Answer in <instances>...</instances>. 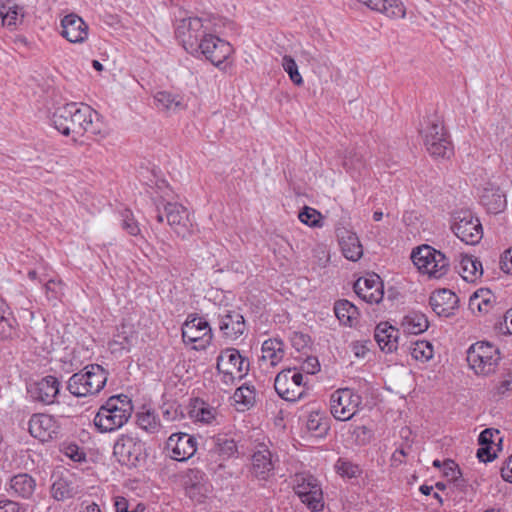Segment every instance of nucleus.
I'll return each mask as SVG.
<instances>
[{"label": "nucleus", "instance_id": "1", "mask_svg": "<svg viewBox=\"0 0 512 512\" xmlns=\"http://www.w3.org/2000/svg\"><path fill=\"white\" fill-rule=\"evenodd\" d=\"M51 121L58 132L71 136L74 142L85 134L101 138L107 134L100 115L83 103L71 102L57 107Z\"/></svg>", "mask_w": 512, "mask_h": 512}, {"label": "nucleus", "instance_id": "2", "mask_svg": "<svg viewBox=\"0 0 512 512\" xmlns=\"http://www.w3.org/2000/svg\"><path fill=\"white\" fill-rule=\"evenodd\" d=\"M133 411L134 405L128 395H112L98 408L93 425L101 434L114 433L128 423Z\"/></svg>", "mask_w": 512, "mask_h": 512}, {"label": "nucleus", "instance_id": "3", "mask_svg": "<svg viewBox=\"0 0 512 512\" xmlns=\"http://www.w3.org/2000/svg\"><path fill=\"white\" fill-rule=\"evenodd\" d=\"M109 372L99 364H88L72 374L67 381V390L77 398L98 395L105 387Z\"/></svg>", "mask_w": 512, "mask_h": 512}, {"label": "nucleus", "instance_id": "4", "mask_svg": "<svg viewBox=\"0 0 512 512\" xmlns=\"http://www.w3.org/2000/svg\"><path fill=\"white\" fill-rule=\"evenodd\" d=\"M156 219L163 223L166 219L168 225L181 238L185 239L193 234V222L186 207L177 202H169L164 199L154 201Z\"/></svg>", "mask_w": 512, "mask_h": 512}, {"label": "nucleus", "instance_id": "5", "mask_svg": "<svg viewBox=\"0 0 512 512\" xmlns=\"http://www.w3.org/2000/svg\"><path fill=\"white\" fill-rule=\"evenodd\" d=\"M216 369L221 375V381L226 385H232L248 374L250 361L238 349L229 347L221 350L218 354Z\"/></svg>", "mask_w": 512, "mask_h": 512}, {"label": "nucleus", "instance_id": "6", "mask_svg": "<svg viewBox=\"0 0 512 512\" xmlns=\"http://www.w3.org/2000/svg\"><path fill=\"white\" fill-rule=\"evenodd\" d=\"M411 259L420 273L429 278L440 279L445 276L450 268L449 259L439 250L429 245H422L414 249Z\"/></svg>", "mask_w": 512, "mask_h": 512}, {"label": "nucleus", "instance_id": "7", "mask_svg": "<svg viewBox=\"0 0 512 512\" xmlns=\"http://www.w3.org/2000/svg\"><path fill=\"white\" fill-rule=\"evenodd\" d=\"M499 360V349L489 342H476L467 350V362L478 375L493 373Z\"/></svg>", "mask_w": 512, "mask_h": 512}, {"label": "nucleus", "instance_id": "8", "mask_svg": "<svg viewBox=\"0 0 512 512\" xmlns=\"http://www.w3.org/2000/svg\"><path fill=\"white\" fill-rule=\"evenodd\" d=\"M113 455L121 465L136 467L144 459L145 443L136 433H122L114 443Z\"/></svg>", "mask_w": 512, "mask_h": 512}, {"label": "nucleus", "instance_id": "9", "mask_svg": "<svg viewBox=\"0 0 512 512\" xmlns=\"http://www.w3.org/2000/svg\"><path fill=\"white\" fill-rule=\"evenodd\" d=\"M207 30L201 18L189 17L180 20L175 35L188 53L198 56L202 39L208 34Z\"/></svg>", "mask_w": 512, "mask_h": 512}, {"label": "nucleus", "instance_id": "10", "mask_svg": "<svg viewBox=\"0 0 512 512\" xmlns=\"http://www.w3.org/2000/svg\"><path fill=\"white\" fill-rule=\"evenodd\" d=\"M293 489L301 502L311 511L318 512L324 507L323 492L319 481L311 474L298 473L293 478Z\"/></svg>", "mask_w": 512, "mask_h": 512}, {"label": "nucleus", "instance_id": "11", "mask_svg": "<svg viewBox=\"0 0 512 512\" xmlns=\"http://www.w3.org/2000/svg\"><path fill=\"white\" fill-rule=\"evenodd\" d=\"M362 397L351 388H339L330 396V411L339 421H348L357 413Z\"/></svg>", "mask_w": 512, "mask_h": 512}, {"label": "nucleus", "instance_id": "12", "mask_svg": "<svg viewBox=\"0 0 512 512\" xmlns=\"http://www.w3.org/2000/svg\"><path fill=\"white\" fill-rule=\"evenodd\" d=\"M451 229L462 242L468 245L478 244L483 237L480 220L469 210L454 213Z\"/></svg>", "mask_w": 512, "mask_h": 512}, {"label": "nucleus", "instance_id": "13", "mask_svg": "<svg viewBox=\"0 0 512 512\" xmlns=\"http://www.w3.org/2000/svg\"><path fill=\"white\" fill-rule=\"evenodd\" d=\"M274 388L277 394L286 401L299 400L305 393L303 374L296 368L284 369L277 374Z\"/></svg>", "mask_w": 512, "mask_h": 512}, {"label": "nucleus", "instance_id": "14", "mask_svg": "<svg viewBox=\"0 0 512 512\" xmlns=\"http://www.w3.org/2000/svg\"><path fill=\"white\" fill-rule=\"evenodd\" d=\"M182 339L186 344L199 343L195 350L205 349L212 342V328L205 318L189 315L182 327Z\"/></svg>", "mask_w": 512, "mask_h": 512}, {"label": "nucleus", "instance_id": "15", "mask_svg": "<svg viewBox=\"0 0 512 512\" xmlns=\"http://www.w3.org/2000/svg\"><path fill=\"white\" fill-rule=\"evenodd\" d=\"M424 144L428 153L435 158H449L453 154V147L440 122H431L425 130Z\"/></svg>", "mask_w": 512, "mask_h": 512}, {"label": "nucleus", "instance_id": "16", "mask_svg": "<svg viewBox=\"0 0 512 512\" xmlns=\"http://www.w3.org/2000/svg\"><path fill=\"white\" fill-rule=\"evenodd\" d=\"M218 327L227 343H236L247 332L244 316L237 310L224 309L219 313Z\"/></svg>", "mask_w": 512, "mask_h": 512}, {"label": "nucleus", "instance_id": "17", "mask_svg": "<svg viewBox=\"0 0 512 512\" xmlns=\"http://www.w3.org/2000/svg\"><path fill=\"white\" fill-rule=\"evenodd\" d=\"M61 382L53 375H47L38 381L30 383L27 387L33 402L43 405H52L57 402V396L60 394Z\"/></svg>", "mask_w": 512, "mask_h": 512}, {"label": "nucleus", "instance_id": "18", "mask_svg": "<svg viewBox=\"0 0 512 512\" xmlns=\"http://www.w3.org/2000/svg\"><path fill=\"white\" fill-rule=\"evenodd\" d=\"M165 449L173 460L187 461L197 451V439L188 433H174L167 439Z\"/></svg>", "mask_w": 512, "mask_h": 512}, {"label": "nucleus", "instance_id": "19", "mask_svg": "<svg viewBox=\"0 0 512 512\" xmlns=\"http://www.w3.org/2000/svg\"><path fill=\"white\" fill-rule=\"evenodd\" d=\"M28 424L31 436L42 442L56 439L61 433V426L52 415L33 414Z\"/></svg>", "mask_w": 512, "mask_h": 512}, {"label": "nucleus", "instance_id": "20", "mask_svg": "<svg viewBox=\"0 0 512 512\" xmlns=\"http://www.w3.org/2000/svg\"><path fill=\"white\" fill-rule=\"evenodd\" d=\"M200 46L198 56L203 55L213 65L223 64L233 52L230 43L212 34H207Z\"/></svg>", "mask_w": 512, "mask_h": 512}, {"label": "nucleus", "instance_id": "21", "mask_svg": "<svg viewBox=\"0 0 512 512\" xmlns=\"http://www.w3.org/2000/svg\"><path fill=\"white\" fill-rule=\"evenodd\" d=\"M184 484L187 496L198 503H202L210 492L205 473L196 468L187 471Z\"/></svg>", "mask_w": 512, "mask_h": 512}, {"label": "nucleus", "instance_id": "22", "mask_svg": "<svg viewBox=\"0 0 512 512\" xmlns=\"http://www.w3.org/2000/svg\"><path fill=\"white\" fill-rule=\"evenodd\" d=\"M61 28V35L71 43H83L88 38V25L75 13L62 18Z\"/></svg>", "mask_w": 512, "mask_h": 512}, {"label": "nucleus", "instance_id": "23", "mask_svg": "<svg viewBox=\"0 0 512 512\" xmlns=\"http://www.w3.org/2000/svg\"><path fill=\"white\" fill-rule=\"evenodd\" d=\"M355 293L367 303H379L384 295L383 284L376 274L359 278L354 284Z\"/></svg>", "mask_w": 512, "mask_h": 512}, {"label": "nucleus", "instance_id": "24", "mask_svg": "<svg viewBox=\"0 0 512 512\" xmlns=\"http://www.w3.org/2000/svg\"><path fill=\"white\" fill-rule=\"evenodd\" d=\"M273 455L267 445L259 444L252 455V473L261 480H266L273 475Z\"/></svg>", "mask_w": 512, "mask_h": 512}, {"label": "nucleus", "instance_id": "25", "mask_svg": "<svg viewBox=\"0 0 512 512\" xmlns=\"http://www.w3.org/2000/svg\"><path fill=\"white\" fill-rule=\"evenodd\" d=\"M457 295L449 289H441L432 293L429 304L432 310L438 315L449 317L458 307Z\"/></svg>", "mask_w": 512, "mask_h": 512}, {"label": "nucleus", "instance_id": "26", "mask_svg": "<svg viewBox=\"0 0 512 512\" xmlns=\"http://www.w3.org/2000/svg\"><path fill=\"white\" fill-rule=\"evenodd\" d=\"M400 332L388 322L379 323L374 331V338L380 349L386 353H392L398 348Z\"/></svg>", "mask_w": 512, "mask_h": 512}, {"label": "nucleus", "instance_id": "27", "mask_svg": "<svg viewBox=\"0 0 512 512\" xmlns=\"http://www.w3.org/2000/svg\"><path fill=\"white\" fill-rule=\"evenodd\" d=\"M189 416L194 422L218 424V410L200 398L192 399L189 405Z\"/></svg>", "mask_w": 512, "mask_h": 512}, {"label": "nucleus", "instance_id": "28", "mask_svg": "<svg viewBox=\"0 0 512 512\" xmlns=\"http://www.w3.org/2000/svg\"><path fill=\"white\" fill-rule=\"evenodd\" d=\"M11 494L22 498L31 499L36 491V479L28 473H18L10 479Z\"/></svg>", "mask_w": 512, "mask_h": 512}, {"label": "nucleus", "instance_id": "29", "mask_svg": "<svg viewBox=\"0 0 512 512\" xmlns=\"http://www.w3.org/2000/svg\"><path fill=\"white\" fill-rule=\"evenodd\" d=\"M371 10L380 12L392 19L404 18L406 9L400 0H358Z\"/></svg>", "mask_w": 512, "mask_h": 512}, {"label": "nucleus", "instance_id": "30", "mask_svg": "<svg viewBox=\"0 0 512 512\" xmlns=\"http://www.w3.org/2000/svg\"><path fill=\"white\" fill-rule=\"evenodd\" d=\"M80 492V487L76 481L67 477H59L50 488L51 497L61 502L76 497Z\"/></svg>", "mask_w": 512, "mask_h": 512}, {"label": "nucleus", "instance_id": "31", "mask_svg": "<svg viewBox=\"0 0 512 512\" xmlns=\"http://www.w3.org/2000/svg\"><path fill=\"white\" fill-rule=\"evenodd\" d=\"M461 277L469 283L476 282L483 274L482 263L469 255H461L459 265L456 267Z\"/></svg>", "mask_w": 512, "mask_h": 512}, {"label": "nucleus", "instance_id": "32", "mask_svg": "<svg viewBox=\"0 0 512 512\" xmlns=\"http://www.w3.org/2000/svg\"><path fill=\"white\" fill-rule=\"evenodd\" d=\"M154 104L160 111L178 112L186 108L184 98L167 91H157L154 94Z\"/></svg>", "mask_w": 512, "mask_h": 512}, {"label": "nucleus", "instance_id": "33", "mask_svg": "<svg viewBox=\"0 0 512 512\" xmlns=\"http://www.w3.org/2000/svg\"><path fill=\"white\" fill-rule=\"evenodd\" d=\"M17 320L9 312L6 302L0 298V340L13 339L17 334Z\"/></svg>", "mask_w": 512, "mask_h": 512}, {"label": "nucleus", "instance_id": "34", "mask_svg": "<svg viewBox=\"0 0 512 512\" xmlns=\"http://www.w3.org/2000/svg\"><path fill=\"white\" fill-rule=\"evenodd\" d=\"M334 313L340 324L348 327L354 326L359 316L358 308L346 299L335 302Z\"/></svg>", "mask_w": 512, "mask_h": 512}, {"label": "nucleus", "instance_id": "35", "mask_svg": "<svg viewBox=\"0 0 512 512\" xmlns=\"http://www.w3.org/2000/svg\"><path fill=\"white\" fill-rule=\"evenodd\" d=\"M339 244L344 257L348 260L355 262L362 257L363 248L355 233L346 231L345 235L340 237Z\"/></svg>", "mask_w": 512, "mask_h": 512}, {"label": "nucleus", "instance_id": "36", "mask_svg": "<svg viewBox=\"0 0 512 512\" xmlns=\"http://www.w3.org/2000/svg\"><path fill=\"white\" fill-rule=\"evenodd\" d=\"M481 203L490 213H499L506 206V199L499 188H484L480 197Z\"/></svg>", "mask_w": 512, "mask_h": 512}, {"label": "nucleus", "instance_id": "37", "mask_svg": "<svg viewBox=\"0 0 512 512\" xmlns=\"http://www.w3.org/2000/svg\"><path fill=\"white\" fill-rule=\"evenodd\" d=\"M262 360L268 361L271 366L277 365L284 357V343L281 339L270 338L262 344Z\"/></svg>", "mask_w": 512, "mask_h": 512}, {"label": "nucleus", "instance_id": "38", "mask_svg": "<svg viewBox=\"0 0 512 512\" xmlns=\"http://www.w3.org/2000/svg\"><path fill=\"white\" fill-rule=\"evenodd\" d=\"M401 326L405 333L418 335L428 329L429 322L425 314L413 311L403 317Z\"/></svg>", "mask_w": 512, "mask_h": 512}, {"label": "nucleus", "instance_id": "39", "mask_svg": "<svg viewBox=\"0 0 512 512\" xmlns=\"http://www.w3.org/2000/svg\"><path fill=\"white\" fill-rule=\"evenodd\" d=\"M233 399L236 404L242 406V409L252 407L256 400V389L254 385L244 383L235 390Z\"/></svg>", "mask_w": 512, "mask_h": 512}, {"label": "nucleus", "instance_id": "40", "mask_svg": "<svg viewBox=\"0 0 512 512\" xmlns=\"http://www.w3.org/2000/svg\"><path fill=\"white\" fill-rule=\"evenodd\" d=\"M306 426L315 437H323L329 431L328 419L319 412L309 414Z\"/></svg>", "mask_w": 512, "mask_h": 512}, {"label": "nucleus", "instance_id": "41", "mask_svg": "<svg viewBox=\"0 0 512 512\" xmlns=\"http://www.w3.org/2000/svg\"><path fill=\"white\" fill-rule=\"evenodd\" d=\"M136 423L140 429L150 434L157 433L161 427L158 416L150 410L138 413Z\"/></svg>", "mask_w": 512, "mask_h": 512}, {"label": "nucleus", "instance_id": "42", "mask_svg": "<svg viewBox=\"0 0 512 512\" xmlns=\"http://www.w3.org/2000/svg\"><path fill=\"white\" fill-rule=\"evenodd\" d=\"M23 8L14 5L0 7V18L2 19L3 25L8 27L16 26L23 18Z\"/></svg>", "mask_w": 512, "mask_h": 512}, {"label": "nucleus", "instance_id": "43", "mask_svg": "<svg viewBox=\"0 0 512 512\" xmlns=\"http://www.w3.org/2000/svg\"><path fill=\"white\" fill-rule=\"evenodd\" d=\"M215 449L223 459L231 458L238 453L236 442L226 436H218L215 439Z\"/></svg>", "mask_w": 512, "mask_h": 512}, {"label": "nucleus", "instance_id": "44", "mask_svg": "<svg viewBox=\"0 0 512 512\" xmlns=\"http://www.w3.org/2000/svg\"><path fill=\"white\" fill-rule=\"evenodd\" d=\"M411 356L422 362H426L433 357V346L427 341H417L411 347Z\"/></svg>", "mask_w": 512, "mask_h": 512}, {"label": "nucleus", "instance_id": "45", "mask_svg": "<svg viewBox=\"0 0 512 512\" xmlns=\"http://www.w3.org/2000/svg\"><path fill=\"white\" fill-rule=\"evenodd\" d=\"M121 227L131 236H140L141 230L138 221L135 219L133 213L129 209H125L122 214Z\"/></svg>", "mask_w": 512, "mask_h": 512}, {"label": "nucleus", "instance_id": "46", "mask_svg": "<svg viewBox=\"0 0 512 512\" xmlns=\"http://www.w3.org/2000/svg\"><path fill=\"white\" fill-rule=\"evenodd\" d=\"M335 468L341 476L348 478H355L361 474V468L357 464L343 458L337 460Z\"/></svg>", "mask_w": 512, "mask_h": 512}, {"label": "nucleus", "instance_id": "47", "mask_svg": "<svg viewBox=\"0 0 512 512\" xmlns=\"http://www.w3.org/2000/svg\"><path fill=\"white\" fill-rule=\"evenodd\" d=\"M61 452L74 462H82L86 459V453L75 443H63Z\"/></svg>", "mask_w": 512, "mask_h": 512}, {"label": "nucleus", "instance_id": "48", "mask_svg": "<svg viewBox=\"0 0 512 512\" xmlns=\"http://www.w3.org/2000/svg\"><path fill=\"white\" fill-rule=\"evenodd\" d=\"M352 435L354 437L355 443L357 445L363 446V445H367L368 443H370V441L373 437V432L367 426L361 425V426H355L353 428Z\"/></svg>", "mask_w": 512, "mask_h": 512}, {"label": "nucleus", "instance_id": "49", "mask_svg": "<svg viewBox=\"0 0 512 512\" xmlns=\"http://www.w3.org/2000/svg\"><path fill=\"white\" fill-rule=\"evenodd\" d=\"M299 220L310 226L315 227L319 223L320 213L311 207H304L298 216Z\"/></svg>", "mask_w": 512, "mask_h": 512}, {"label": "nucleus", "instance_id": "50", "mask_svg": "<svg viewBox=\"0 0 512 512\" xmlns=\"http://www.w3.org/2000/svg\"><path fill=\"white\" fill-rule=\"evenodd\" d=\"M283 64H296V62H310L314 60V57L311 55L310 51L303 50L301 47H298L295 50L294 55H285L283 58Z\"/></svg>", "mask_w": 512, "mask_h": 512}, {"label": "nucleus", "instance_id": "51", "mask_svg": "<svg viewBox=\"0 0 512 512\" xmlns=\"http://www.w3.org/2000/svg\"><path fill=\"white\" fill-rule=\"evenodd\" d=\"M481 293H482V295L475 292L473 294V296H471V298H470L469 305H470L471 309H474L475 307H477V309L480 312H487L488 311L487 307L490 304V298H486L485 295H490V291H486V293L481 291Z\"/></svg>", "mask_w": 512, "mask_h": 512}, {"label": "nucleus", "instance_id": "52", "mask_svg": "<svg viewBox=\"0 0 512 512\" xmlns=\"http://www.w3.org/2000/svg\"><path fill=\"white\" fill-rule=\"evenodd\" d=\"M499 435V430L487 428L480 433L478 437V443L479 445L493 446L495 444L496 437L498 438L499 442L502 441V438Z\"/></svg>", "mask_w": 512, "mask_h": 512}, {"label": "nucleus", "instance_id": "53", "mask_svg": "<svg viewBox=\"0 0 512 512\" xmlns=\"http://www.w3.org/2000/svg\"><path fill=\"white\" fill-rule=\"evenodd\" d=\"M116 512H144L145 506L137 504L134 508L130 507V503L125 497H116L114 502Z\"/></svg>", "mask_w": 512, "mask_h": 512}, {"label": "nucleus", "instance_id": "54", "mask_svg": "<svg viewBox=\"0 0 512 512\" xmlns=\"http://www.w3.org/2000/svg\"><path fill=\"white\" fill-rule=\"evenodd\" d=\"M311 342V338L304 333L301 332H294L291 336V343L292 346L297 351H302L305 348H308Z\"/></svg>", "mask_w": 512, "mask_h": 512}, {"label": "nucleus", "instance_id": "55", "mask_svg": "<svg viewBox=\"0 0 512 512\" xmlns=\"http://www.w3.org/2000/svg\"><path fill=\"white\" fill-rule=\"evenodd\" d=\"M443 473L446 477H451L455 485H458L457 482L459 481L461 472L453 460H446L443 462Z\"/></svg>", "mask_w": 512, "mask_h": 512}, {"label": "nucleus", "instance_id": "56", "mask_svg": "<svg viewBox=\"0 0 512 512\" xmlns=\"http://www.w3.org/2000/svg\"><path fill=\"white\" fill-rule=\"evenodd\" d=\"M480 446L481 447L477 450V458L479 461L487 463L493 461L496 458V453L493 451V446Z\"/></svg>", "mask_w": 512, "mask_h": 512}, {"label": "nucleus", "instance_id": "57", "mask_svg": "<svg viewBox=\"0 0 512 512\" xmlns=\"http://www.w3.org/2000/svg\"><path fill=\"white\" fill-rule=\"evenodd\" d=\"M500 268L507 274H512V247L504 252L500 259Z\"/></svg>", "mask_w": 512, "mask_h": 512}, {"label": "nucleus", "instance_id": "58", "mask_svg": "<svg viewBox=\"0 0 512 512\" xmlns=\"http://www.w3.org/2000/svg\"><path fill=\"white\" fill-rule=\"evenodd\" d=\"M0 512H24L22 506L13 500L0 501Z\"/></svg>", "mask_w": 512, "mask_h": 512}, {"label": "nucleus", "instance_id": "59", "mask_svg": "<svg viewBox=\"0 0 512 512\" xmlns=\"http://www.w3.org/2000/svg\"><path fill=\"white\" fill-rule=\"evenodd\" d=\"M351 349L354 355L358 358H364L369 351L366 342L356 341L351 344Z\"/></svg>", "mask_w": 512, "mask_h": 512}, {"label": "nucleus", "instance_id": "60", "mask_svg": "<svg viewBox=\"0 0 512 512\" xmlns=\"http://www.w3.org/2000/svg\"><path fill=\"white\" fill-rule=\"evenodd\" d=\"M285 71L288 73L291 81L296 85H301L303 79L298 71V66H283Z\"/></svg>", "mask_w": 512, "mask_h": 512}, {"label": "nucleus", "instance_id": "61", "mask_svg": "<svg viewBox=\"0 0 512 512\" xmlns=\"http://www.w3.org/2000/svg\"><path fill=\"white\" fill-rule=\"evenodd\" d=\"M501 476L505 481L512 483V455L503 464Z\"/></svg>", "mask_w": 512, "mask_h": 512}, {"label": "nucleus", "instance_id": "62", "mask_svg": "<svg viewBox=\"0 0 512 512\" xmlns=\"http://www.w3.org/2000/svg\"><path fill=\"white\" fill-rule=\"evenodd\" d=\"M305 370L308 374H315L319 371L320 365L317 358L309 357L305 362Z\"/></svg>", "mask_w": 512, "mask_h": 512}, {"label": "nucleus", "instance_id": "63", "mask_svg": "<svg viewBox=\"0 0 512 512\" xmlns=\"http://www.w3.org/2000/svg\"><path fill=\"white\" fill-rule=\"evenodd\" d=\"M78 512H101V509L95 502L83 501Z\"/></svg>", "mask_w": 512, "mask_h": 512}, {"label": "nucleus", "instance_id": "64", "mask_svg": "<svg viewBox=\"0 0 512 512\" xmlns=\"http://www.w3.org/2000/svg\"><path fill=\"white\" fill-rule=\"evenodd\" d=\"M509 391H512V378L501 381L497 386V393L499 395H504Z\"/></svg>", "mask_w": 512, "mask_h": 512}]
</instances>
